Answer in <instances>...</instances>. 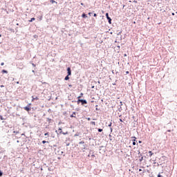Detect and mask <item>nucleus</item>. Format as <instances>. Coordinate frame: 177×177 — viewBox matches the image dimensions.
Listing matches in <instances>:
<instances>
[{
  "mask_svg": "<svg viewBox=\"0 0 177 177\" xmlns=\"http://www.w3.org/2000/svg\"><path fill=\"white\" fill-rule=\"evenodd\" d=\"M0 87H1V88L4 87L3 84H1V86H0Z\"/></svg>",
  "mask_w": 177,
  "mask_h": 177,
  "instance_id": "nucleus-27",
  "label": "nucleus"
},
{
  "mask_svg": "<svg viewBox=\"0 0 177 177\" xmlns=\"http://www.w3.org/2000/svg\"><path fill=\"white\" fill-rule=\"evenodd\" d=\"M32 102L35 101V100H39L38 96H35H35H32Z\"/></svg>",
  "mask_w": 177,
  "mask_h": 177,
  "instance_id": "nucleus-6",
  "label": "nucleus"
},
{
  "mask_svg": "<svg viewBox=\"0 0 177 177\" xmlns=\"http://www.w3.org/2000/svg\"><path fill=\"white\" fill-rule=\"evenodd\" d=\"M62 133H63V135H67L68 133V131H66V133L62 132Z\"/></svg>",
  "mask_w": 177,
  "mask_h": 177,
  "instance_id": "nucleus-20",
  "label": "nucleus"
},
{
  "mask_svg": "<svg viewBox=\"0 0 177 177\" xmlns=\"http://www.w3.org/2000/svg\"><path fill=\"white\" fill-rule=\"evenodd\" d=\"M80 97H81V96H78L77 99V103L79 104L80 102H82V104H86L87 103V101L86 100H80Z\"/></svg>",
  "mask_w": 177,
  "mask_h": 177,
  "instance_id": "nucleus-1",
  "label": "nucleus"
},
{
  "mask_svg": "<svg viewBox=\"0 0 177 177\" xmlns=\"http://www.w3.org/2000/svg\"><path fill=\"white\" fill-rule=\"evenodd\" d=\"M34 20H35V18H32L29 21H33Z\"/></svg>",
  "mask_w": 177,
  "mask_h": 177,
  "instance_id": "nucleus-18",
  "label": "nucleus"
},
{
  "mask_svg": "<svg viewBox=\"0 0 177 177\" xmlns=\"http://www.w3.org/2000/svg\"><path fill=\"white\" fill-rule=\"evenodd\" d=\"M87 120H88V121H90V120H91V118H88Z\"/></svg>",
  "mask_w": 177,
  "mask_h": 177,
  "instance_id": "nucleus-28",
  "label": "nucleus"
},
{
  "mask_svg": "<svg viewBox=\"0 0 177 177\" xmlns=\"http://www.w3.org/2000/svg\"><path fill=\"white\" fill-rule=\"evenodd\" d=\"M44 136H45L46 138H48V137L50 136L49 133H44Z\"/></svg>",
  "mask_w": 177,
  "mask_h": 177,
  "instance_id": "nucleus-11",
  "label": "nucleus"
},
{
  "mask_svg": "<svg viewBox=\"0 0 177 177\" xmlns=\"http://www.w3.org/2000/svg\"><path fill=\"white\" fill-rule=\"evenodd\" d=\"M82 17L83 18H87L88 16H86V15H85V13H82Z\"/></svg>",
  "mask_w": 177,
  "mask_h": 177,
  "instance_id": "nucleus-8",
  "label": "nucleus"
},
{
  "mask_svg": "<svg viewBox=\"0 0 177 177\" xmlns=\"http://www.w3.org/2000/svg\"><path fill=\"white\" fill-rule=\"evenodd\" d=\"M1 66L5 65L4 62H1Z\"/></svg>",
  "mask_w": 177,
  "mask_h": 177,
  "instance_id": "nucleus-23",
  "label": "nucleus"
},
{
  "mask_svg": "<svg viewBox=\"0 0 177 177\" xmlns=\"http://www.w3.org/2000/svg\"><path fill=\"white\" fill-rule=\"evenodd\" d=\"M158 177H162V176L160 174H158Z\"/></svg>",
  "mask_w": 177,
  "mask_h": 177,
  "instance_id": "nucleus-21",
  "label": "nucleus"
},
{
  "mask_svg": "<svg viewBox=\"0 0 177 177\" xmlns=\"http://www.w3.org/2000/svg\"><path fill=\"white\" fill-rule=\"evenodd\" d=\"M93 16L97 17V13H94Z\"/></svg>",
  "mask_w": 177,
  "mask_h": 177,
  "instance_id": "nucleus-24",
  "label": "nucleus"
},
{
  "mask_svg": "<svg viewBox=\"0 0 177 177\" xmlns=\"http://www.w3.org/2000/svg\"><path fill=\"white\" fill-rule=\"evenodd\" d=\"M109 126H112V123L109 124Z\"/></svg>",
  "mask_w": 177,
  "mask_h": 177,
  "instance_id": "nucleus-30",
  "label": "nucleus"
},
{
  "mask_svg": "<svg viewBox=\"0 0 177 177\" xmlns=\"http://www.w3.org/2000/svg\"><path fill=\"white\" fill-rule=\"evenodd\" d=\"M46 143V140H42V144L45 145Z\"/></svg>",
  "mask_w": 177,
  "mask_h": 177,
  "instance_id": "nucleus-17",
  "label": "nucleus"
},
{
  "mask_svg": "<svg viewBox=\"0 0 177 177\" xmlns=\"http://www.w3.org/2000/svg\"><path fill=\"white\" fill-rule=\"evenodd\" d=\"M127 73H128L129 72L127 71Z\"/></svg>",
  "mask_w": 177,
  "mask_h": 177,
  "instance_id": "nucleus-37",
  "label": "nucleus"
},
{
  "mask_svg": "<svg viewBox=\"0 0 177 177\" xmlns=\"http://www.w3.org/2000/svg\"><path fill=\"white\" fill-rule=\"evenodd\" d=\"M91 124H93V126H96V122H91Z\"/></svg>",
  "mask_w": 177,
  "mask_h": 177,
  "instance_id": "nucleus-12",
  "label": "nucleus"
},
{
  "mask_svg": "<svg viewBox=\"0 0 177 177\" xmlns=\"http://www.w3.org/2000/svg\"><path fill=\"white\" fill-rule=\"evenodd\" d=\"M92 157L94 158V157H95V155H92Z\"/></svg>",
  "mask_w": 177,
  "mask_h": 177,
  "instance_id": "nucleus-31",
  "label": "nucleus"
},
{
  "mask_svg": "<svg viewBox=\"0 0 177 177\" xmlns=\"http://www.w3.org/2000/svg\"><path fill=\"white\" fill-rule=\"evenodd\" d=\"M81 5H84V3H81Z\"/></svg>",
  "mask_w": 177,
  "mask_h": 177,
  "instance_id": "nucleus-34",
  "label": "nucleus"
},
{
  "mask_svg": "<svg viewBox=\"0 0 177 177\" xmlns=\"http://www.w3.org/2000/svg\"><path fill=\"white\" fill-rule=\"evenodd\" d=\"M80 95H81V96H83V93H81Z\"/></svg>",
  "mask_w": 177,
  "mask_h": 177,
  "instance_id": "nucleus-29",
  "label": "nucleus"
},
{
  "mask_svg": "<svg viewBox=\"0 0 177 177\" xmlns=\"http://www.w3.org/2000/svg\"><path fill=\"white\" fill-rule=\"evenodd\" d=\"M67 71H68V76L69 77L72 74V71L70 67H68Z\"/></svg>",
  "mask_w": 177,
  "mask_h": 177,
  "instance_id": "nucleus-3",
  "label": "nucleus"
},
{
  "mask_svg": "<svg viewBox=\"0 0 177 177\" xmlns=\"http://www.w3.org/2000/svg\"><path fill=\"white\" fill-rule=\"evenodd\" d=\"M175 13H172V15L174 16Z\"/></svg>",
  "mask_w": 177,
  "mask_h": 177,
  "instance_id": "nucleus-32",
  "label": "nucleus"
},
{
  "mask_svg": "<svg viewBox=\"0 0 177 177\" xmlns=\"http://www.w3.org/2000/svg\"><path fill=\"white\" fill-rule=\"evenodd\" d=\"M133 145H136V137H133Z\"/></svg>",
  "mask_w": 177,
  "mask_h": 177,
  "instance_id": "nucleus-5",
  "label": "nucleus"
},
{
  "mask_svg": "<svg viewBox=\"0 0 177 177\" xmlns=\"http://www.w3.org/2000/svg\"><path fill=\"white\" fill-rule=\"evenodd\" d=\"M72 86H71V84H69V87H71Z\"/></svg>",
  "mask_w": 177,
  "mask_h": 177,
  "instance_id": "nucleus-33",
  "label": "nucleus"
},
{
  "mask_svg": "<svg viewBox=\"0 0 177 177\" xmlns=\"http://www.w3.org/2000/svg\"><path fill=\"white\" fill-rule=\"evenodd\" d=\"M120 122H123L122 118H120Z\"/></svg>",
  "mask_w": 177,
  "mask_h": 177,
  "instance_id": "nucleus-25",
  "label": "nucleus"
},
{
  "mask_svg": "<svg viewBox=\"0 0 177 177\" xmlns=\"http://www.w3.org/2000/svg\"><path fill=\"white\" fill-rule=\"evenodd\" d=\"M24 109L26 111H30V106H24Z\"/></svg>",
  "mask_w": 177,
  "mask_h": 177,
  "instance_id": "nucleus-4",
  "label": "nucleus"
},
{
  "mask_svg": "<svg viewBox=\"0 0 177 177\" xmlns=\"http://www.w3.org/2000/svg\"><path fill=\"white\" fill-rule=\"evenodd\" d=\"M58 131H59V133H63V131H62L61 128L58 129Z\"/></svg>",
  "mask_w": 177,
  "mask_h": 177,
  "instance_id": "nucleus-13",
  "label": "nucleus"
},
{
  "mask_svg": "<svg viewBox=\"0 0 177 177\" xmlns=\"http://www.w3.org/2000/svg\"><path fill=\"white\" fill-rule=\"evenodd\" d=\"M2 73H8V71H6V69H3Z\"/></svg>",
  "mask_w": 177,
  "mask_h": 177,
  "instance_id": "nucleus-16",
  "label": "nucleus"
},
{
  "mask_svg": "<svg viewBox=\"0 0 177 177\" xmlns=\"http://www.w3.org/2000/svg\"><path fill=\"white\" fill-rule=\"evenodd\" d=\"M89 16H91L92 12H88Z\"/></svg>",
  "mask_w": 177,
  "mask_h": 177,
  "instance_id": "nucleus-26",
  "label": "nucleus"
},
{
  "mask_svg": "<svg viewBox=\"0 0 177 177\" xmlns=\"http://www.w3.org/2000/svg\"><path fill=\"white\" fill-rule=\"evenodd\" d=\"M149 156L151 157V156L154 155L153 152L152 151H149Z\"/></svg>",
  "mask_w": 177,
  "mask_h": 177,
  "instance_id": "nucleus-10",
  "label": "nucleus"
},
{
  "mask_svg": "<svg viewBox=\"0 0 177 177\" xmlns=\"http://www.w3.org/2000/svg\"><path fill=\"white\" fill-rule=\"evenodd\" d=\"M0 119H1V120H3L4 118H3L2 115H0Z\"/></svg>",
  "mask_w": 177,
  "mask_h": 177,
  "instance_id": "nucleus-22",
  "label": "nucleus"
},
{
  "mask_svg": "<svg viewBox=\"0 0 177 177\" xmlns=\"http://www.w3.org/2000/svg\"><path fill=\"white\" fill-rule=\"evenodd\" d=\"M3 176V172L0 170V177Z\"/></svg>",
  "mask_w": 177,
  "mask_h": 177,
  "instance_id": "nucleus-19",
  "label": "nucleus"
},
{
  "mask_svg": "<svg viewBox=\"0 0 177 177\" xmlns=\"http://www.w3.org/2000/svg\"><path fill=\"white\" fill-rule=\"evenodd\" d=\"M0 37H1V35H0Z\"/></svg>",
  "mask_w": 177,
  "mask_h": 177,
  "instance_id": "nucleus-36",
  "label": "nucleus"
},
{
  "mask_svg": "<svg viewBox=\"0 0 177 177\" xmlns=\"http://www.w3.org/2000/svg\"><path fill=\"white\" fill-rule=\"evenodd\" d=\"M98 131H99L100 133H102V131H103V129H98Z\"/></svg>",
  "mask_w": 177,
  "mask_h": 177,
  "instance_id": "nucleus-15",
  "label": "nucleus"
},
{
  "mask_svg": "<svg viewBox=\"0 0 177 177\" xmlns=\"http://www.w3.org/2000/svg\"><path fill=\"white\" fill-rule=\"evenodd\" d=\"M106 17L107 18V19L109 20V24H112V19L109 16V13H106Z\"/></svg>",
  "mask_w": 177,
  "mask_h": 177,
  "instance_id": "nucleus-2",
  "label": "nucleus"
},
{
  "mask_svg": "<svg viewBox=\"0 0 177 177\" xmlns=\"http://www.w3.org/2000/svg\"><path fill=\"white\" fill-rule=\"evenodd\" d=\"M76 113L73 112L72 115H71V118H75Z\"/></svg>",
  "mask_w": 177,
  "mask_h": 177,
  "instance_id": "nucleus-7",
  "label": "nucleus"
},
{
  "mask_svg": "<svg viewBox=\"0 0 177 177\" xmlns=\"http://www.w3.org/2000/svg\"><path fill=\"white\" fill-rule=\"evenodd\" d=\"M17 26H19V24H17Z\"/></svg>",
  "mask_w": 177,
  "mask_h": 177,
  "instance_id": "nucleus-35",
  "label": "nucleus"
},
{
  "mask_svg": "<svg viewBox=\"0 0 177 177\" xmlns=\"http://www.w3.org/2000/svg\"><path fill=\"white\" fill-rule=\"evenodd\" d=\"M69 79H70V77L68 76V75L66 76L64 80H69Z\"/></svg>",
  "mask_w": 177,
  "mask_h": 177,
  "instance_id": "nucleus-9",
  "label": "nucleus"
},
{
  "mask_svg": "<svg viewBox=\"0 0 177 177\" xmlns=\"http://www.w3.org/2000/svg\"><path fill=\"white\" fill-rule=\"evenodd\" d=\"M50 3H51L52 4H53L54 3H57V1H54V0H50Z\"/></svg>",
  "mask_w": 177,
  "mask_h": 177,
  "instance_id": "nucleus-14",
  "label": "nucleus"
}]
</instances>
